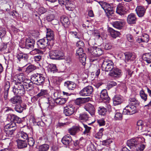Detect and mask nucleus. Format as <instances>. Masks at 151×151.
Wrapping results in <instances>:
<instances>
[{
    "label": "nucleus",
    "mask_w": 151,
    "mask_h": 151,
    "mask_svg": "<svg viewBox=\"0 0 151 151\" xmlns=\"http://www.w3.org/2000/svg\"><path fill=\"white\" fill-rule=\"evenodd\" d=\"M87 149L88 151H94L95 150L94 145L92 144L88 146Z\"/></svg>",
    "instance_id": "obj_64"
},
{
    "label": "nucleus",
    "mask_w": 151,
    "mask_h": 151,
    "mask_svg": "<svg viewBox=\"0 0 151 151\" xmlns=\"http://www.w3.org/2000/svg\"><path fill=\"white\" fill-rule=\"evenodd\" d=\"M12 91L15 94L22 96L25 93L24 85L20 82L15 83L13 87Z\"/></svg>",
    "instance_id": "obj_2"
},
{
    "label": "nucleus",
    "mask_w": 151,
    "mask_h": 151,
    "mask_svg": "<svg viewBox=\"0 0 151 151\" xmlns=\"http://www.w3.org/2000/svg\"><path fill=\"white\" fill-rule=\"evenodd\" d=\"M142 58L144 63H151V53H146L142 55Z\"/></svg>",
    "instance_id": "obj_30"
},
{
    "label": "nucleus",
    "mask_w": 151,
    "mask_h": 151,
    "mask_svg": "<svg viewBox=\"0 0 151 151\" xmlns=\"http://www.w3.org/2000/svg\"><path fill=\"white\" fill-rule=\"evenodd\" d=\"M8 118L11 122L15 124L16 123H19L21 122V119L16 115L13 114H9L8 115Z\"/></svg>",
    "instance_id": "obj_20"
},
{
    "label": "nucleus",
    "mask_w": 151,
    "mask_h": 151,
    "mask_svg": "<svg viewBox=\"0 0 151 151\" xmlns=\"http://www.w3.org/2000/svg\"><path fill=\"white\" fill-rule=\"evenodd\" d=\"M104 130V129L103 128L100 129L96 135V137L98 139L101 138L103 135L102 132Z\"/></svg>",
    "instance_id": "obj_57"
},
{
    "label": "nucleus",
    "mask_w": 151,
    "mask_h": 151,
    "mask_svg": "<svg viewBox=\"0 0 151 151\" xmlns=\"http://www.w3.org/2000/svg\"><path fill=\"white\" fill-rule=\"evenodd\" d=\"M145 123L142 120L138 121L137 122V125L138 127V129L140 131H144L145 128Z\"/></svg>",
    "instance_id": "obj_38"
},
{
    "label": "nucleus",
    "mask_w": 151,
    "mask_h": 151,
    "mask_svg": "<svg viewBox=\"0 0 151 151\" xmlns=\"http://www.w3.org/2000/svg\"><path fill=\"white\" fill-rule=\"evenodd\" d=\"M58 1L60 4L61 5H66L70 4L69 0H58Z\"/></svg>",
    "instance_id": "obj_61"
},
{
    "label": "nucleus",
    "mask_w": 151,
    "mask_h": 151,
    "mask_svg": "<svg viewBox=\"0 0 151 151\" xmlns=\"http://www.w3.org/2000/svg\"><path fill=\"white\" fill-rule=\"evenodd\" d=\"M127 11L126 8V5L124 3L119 4L117 6L116 12L121 16L124 15Z\"/></svg>",
    "instance_id": "obj_12"
},
{
    "label": "nucleus",
    "mask_w": 151,
    "mask_h": 151,
    "mask_svg": "<svg viewBox=\"0 0 151 151\" xmlns=\"http://www.w3.org/2000/svg\"><path fill=\"white\" fill-rule=\"evenodd\" d=\"M74 112V107L72 105H68L64 108L63 112L66 116L72 114Z\"/></svg>",
    "instance_id": "obj_15"
},
{
    "label": "nucleus",
    "mask_w": 151,
    "mask_h": 151,
    "mask_svg": "<svg viewBox=\"0 0 151 151\" xmlns=\"http://www.w3.org/2000/svg\"><path fill=\"white\" fill-rule=\"evenodd\" d=\"M127 20L128 23L129 24H135L137 21L135 15L133 13L130 14L127 17Z\"/></svg>",
    "instance_id": "obj_25"
},
{
    "label": "nucleus",
    "mask_w": 151,
    "mask_h": 151,
    "mask_svg": "<svg viewBox=\"0 0 151 151\" xmlns=\"http://www.w3.org/2000/svg\"><path fill=\"white\" fill-rule=\"evenodd\" d=\"M14 109L16 111L21 113L24 110V107L21 106L20 104H18L15 105Z\"/></svg>",
    "instance_id": "obj_49"
},
{
    "label": "nucleus",
    "mask_w": 151,
    "mask_h": 151,
    "mask_svg": "<svg viewBox=\"0 0 151 151\" xmlns=\"http://www.w3.org/2000/svg\"><path fill=\"white\" fill-rule=\"evenodd\" d=\"M109 75L114 78H119L122 76V70L119 68L114 67L109 73Z\"/></svg>",
    "instance_id": "obj_10"
},
{
    "label": "nucleus",
    "mask_w": 151,
    "mask_h": 151,
    "mask_svg": "<svg viewBox=\"0 0 151 151\" xmlns=\"http://www.w3.org/2000/svg\"><path fill=\"white\" fill-rule=\"evenodd\" d=\"M9 53H4V57L5 60H12L11 57L12 55V54Z\"/></svg>",
    "instance_id": "obj_58"
},
{
    "label": "nucleus",
    "mask_w": 151,
    "mask_h": 151,
    "mask_svg": "<svg viewBox=\"0 0 151 151\" xmlns=\"http://www.w3.org/2000/svg\"><path fill=\"white\" fill-rule=\"evenodd\" d=\"M83 126L85 130L83 132V133L84 134H87L89 132L91 129V127L88 126L86 125L83 124Z\"/></svg>",
    "instance_id": "obj_60"
},
{
    "label": "nucleus",
    "mask_w": 151,
    "mask_h": 151,
    "mask_svg": "<svg viewBox=\"0 0 151 151\" xmlns=\"http://www.w3.org/2000/svg\"><path fill=\"white\" fill-rule=\"evenodd\" d=\"M71 141V137L69 135L64 136L61 139V142L63 144L66 146L69 145Z\"/></svg>",
    "instance_id": "obj_26"
},
{
    "label": "nucleus",
    "mask_w": 151,
    "mask_h": 151,
    "mask_svg": "<svg viewBox=\"0 0 151 151\" xmlns=\"http://www.w3.org/2000/svg\"><path fill=\"white\" fill-rule=\"evenodd\" d=\"M139 95L141 98L144 101H146L147 99V95L145 93L144 91L142 90L140 91Z\"/></svg>",
    "instance_id": "obj_53"
},
{
    "label": "nucleus",
    "mask_w": 151,
    "mask_h": 151,
    "mask_svg": "<svg viewBox=\"0 0 151 151\" xmlns=\"http://www.w3.org/2000/svg\"><path fill=\"white\" fill-rule=\"evenodd\" d=\"M16 125L14 123H10L7 124L4 127V129H9L10 130L12 129H14V128H16L15 127Z\"/></svg>",
    "instance_id": "obj_51"
},
{
    "label": "nucleus",
    "mask_w": 151,
    "mask_h": 151,
    "mask_svg": "<svg viewBox=\"0 0 151 151\" xmlns=\"http://www.w3.org/2000/svg\"><path fill=\"white\" fill-rule=\"evenodd\" d=\"M17 137H18L19 139L25 141L29 139L27 134L24 132H19Z\"/></svg>",
    "instance_id": "obj_34"
},
{
    "label": "nucleus",
    "mask_w": 151,
    "mask_h": 151,
    "mask_svg": "<svg viewBox=\"0 0 151 151\" xmlns=\"http://www.w3.org/2000/svg\"><path fill=\"white\" fill-rule=\"evenodd\" d=\"M48 94L47 91V90L41 89L40 92L37 95V96L38 97L41 96L47 95Z\"/></svg>",
    "instance_id": "obj_54"
},
{
    "label": "nucleus",
    "mask_w": 151,
    "mask_h": 151,
    "mask_svg": "<svg viewBox=\"0 0 151 151\" xmlns=\"http://www.w3.org/2000/svg\"><path fill=\"white\" fill-rule=\"evenodd\" d=\"M150 37L149 35L147 34H142L141 37L137 38L136 41L138 43L147 42L149 40Z\"/></svg>",
    "instance_id": "obj_19"
},
{
    "label": "nucleus",
    "mask_w": 151,
    "mask_h": 151,
    "mask_svg": "<svg viewBox=\"0 0 151 151\" xmlns=\"http://www.w3.org/2000/svg\"><path fill=\"white\" fill-rule=\"evenodd\" d=\"M60 21L63 24H68L69 23V19L65 16H63L60 17Z\"/></svg>",
    "instance_id": "obj_50"
},
{
    "label": "nucleus",
    "mask_w": 151,
    "mask_h": 151,
    "mask_svg": "<svg viewBox=\"0 0 151 151\" xmlns=\"http://www.w3.org/2000/svg\"><path fill=\"white\" fill-rule=\"evenodd\" d=\"M36 69V67L33 65H31L28 66L27 68L26 71L27 73H29Z\"/></svg>",
    "instance_id": "obj_52"
},
{
    "label": "nucleus",
    "mask_w": 151,
    "mask_h": 151,
    "mask_svg": "<svg viewBox=\"0 0 151 151\" xmlns=\"http://www.w3.org/2000/svg\"><path fill=\"white\" fill-rule=\"evenodd\" d=\"M82 130V128L79 126H74L69 129L68 131L71 135H74L80 131Z\"/></svg>",
    "instance_id": "obj_24"
},
{
    "label": "nucleus",
    "mask_w": 151,
    "mask_h": 151,
    "mask_svg": "<svg viewBox=\"0 0 151 151\" xmlns=\"http://www.w3.org/2000/svg\"><path fill=\"white\" fill-rule=\"evenodd\" d=\"M54 32L52 29H47V34L46 35V38L49 41L54 39Z\"/></svg>",
    "instance_id": "obj_22"
},
{
    "label": "nucleus",
    "mask_w": 151,
    "mask_h": 151,
    "mask_svg": "<svg viewBox=\"0 0 151 151\" xmlns=\"http://www.w3.org/2000/svg\"><path fill=\"white\" fill-rule=\"evenodd\" d=\"M35 43V40L32 38L28 37L26 39L25 45L22 46L21 47L26 48L27 49H33L34 48Z\"/></svg>",
    "instance_id": "obj_9"
},
{
    "label": "nucleus",
    "mask_w": 151,
    "mask_h": 151,
    "mask_svg": "<svg viewBox=\"0 0 151 151\" xmlns=\"http://www.w3.org/2000/svg\"><path fill=\"white\" fill-rule=\"evenodd\" d=\"M124 24V22L121 21H116L112 22L111 23L113 26L118 29H121L122 28Z\"/></svg>",
    "instance_id": "obj_29"
},
{
    "label": "nucleus",
    "mask_w": 151,
    "mask_h": 151,
    "mask_svg": "<svg viewBox=\"0 0 151 151\" xmlns=\"http://www.w3.org/2000/svg\"><path fill=\"white\" fill-rule=\"evenodd\" d=\"M122 102V100L120 96H115L113 99V103L115 106L121 104Z\"/></svg>",
    "instance_id": "obj_37"
},
{
    "label": "nucleus",
    "mask_w": 151,
    "mask_h": 151,
    "mask_svg": "<svg viewBox=\"0 0 151 151\" xmlns=\"http://www.w3.org/2000/svg\"><path fill=\"white\" fill-rule=\"evenodd\" d=\"M122 118V115L119 111H116L115 113L114 119L116 120H121Z\"/></svg>",
    "instance_id": "obj_44"
},
{
    "label": "nucleus",
    "mask_w": 151,
    "mask_h": 151,
    "mask_svg": "<svg viewBox=\"0 0 151 151\" xmlns=\"http://www.w3.org/2000/svg\"><path fill=\"white\" fill-rule=\"evenodd\" d=\"M57 52L56 50H52L49 53V55L50 58L53 60H57Z\"/></svg>",
    "instance_id": "obj_41"
},
{
    "label": "nucleus",
    "mask_w": 151,
    "mask_h": 151,
    "mask_svg": "<svg viewBox=\"0 0 151 151\" xmlns=\"http://www.w3.org/2000/svg\"><path fill=\"white\" fill-rule=\"evenodd\" d=\"M25 75L22 73H19L16 74L14 77V80L17 81L18 82H22L25 79Z\"/></svg>",
    "instance_id": "obj_31"
},
{
    "label": "nucleus",
    "mask_w": 151,
    "mask_h": 151,
    "mask_svg": "<svg viewBox=\"0 0 151 151\" xmlns=\"http://www.w3.org/2000/svg\"><path fill=\"white\" fill-rule=\"evenodd\" d=\"M89 118V115L86 113H83L80 114L79 119L83 121H86L88 120Z\"/></svg>",
    "instance_id": "obj_39"
},
{
    "label": "nucleus",
    "mask_w": 151,
    "mask_h": 151,
    "mask_svg": "<svg viewBox=\"0 0 151 151\" xmlns=\"http://www.w3.org/2000/svg\"><path fill=\"white\" fill-rule=\"evenodd\" d=\"M107 111L106 109L104 106L99 107L98 109V112L100 115H104L106 114Z\"/></svg>",
    "instance_id": "obj_42"
},
{
    "label": "nucleus",
    "mask_w": 151,
    "mask_h": 151,
    "mask_svg": "<svg viewBox=\"0 0 151 151\" xmlns=\"http://www.w3.org/2000/svg\"><path fill=\"white\" fill-rule=\"evenodd\" d=\"M100 98L102 101L109 100V97L106 90L103 89L102 90L100 94Z\"/></svg>",
    "instance_id": "obj_28"
},
{
    "label": "nucleus",
    "mask_w": 151,
    "mask_h": 151,
    "mask_svg": "<svg viewBox=\"0 0 151 151\" xmlns=\"http://www.w3.org/2000/svg\"><path fill=\"white\" fill-rule=\"evenodd\" d=\"M13 44L11 42H9L6 44L4 45L0 46V51L4 53L10 52L13 47Z\"/></svg>",
    "instance_id": "obj_8"
},
{
    "label": "nucleus",
    "mask_w": 151,
    "mask_h": 151,
    "mask_svg": "<svg viewBox=\"0 0 151 151\" xmlns=\"http://www.w3.org/2000/svg\"><path fill=\"white\" fill-rule=\"evenodd\" d=\"M16 129V128H14V129H12L10 130H4L6 134L8 135V136L9 137H11L13 134Z\"/></svg>",
    "instance_id": "obj_56"
},
{
    "label": "nucleus",
    "mask_w": 151,
    "mask_h": 151,
    "mask_svg": "<svg viewBox=\"0 0 151 151\" xmlns=\"http://www.w3.org/2000/svg\"><path fill=\"white\" fill-rule=\"evenodd\" d=\"M27 140L28 144L29 146L32 147L34 146L35 142L34 139L30 137Z\"/></svg>",
    "instance_id": "obj_59"
},
{
    "label": "nucleus",
    "mask_w": 151,
    "mask_h": 151,
    "mask_svg": "<svg viewBox=\"0 0 151 151\" xmlns=\"http://www.w3.org/2000/svg\"><path fill=\"white\" fill-rule=\"evenodd\" d=\"M140 138H132L127 140V145L131 149L134 147H136L139 143V140Z\"/></svg>",
    "instance_id": "obj_11"
},
{
    "label": "nucleus",
    "mask_w": 151,
    "mask_h": 151,
    "mask_svg": "<svg viewBox=\"0 0 151 151\" xmlns=\"http://www.w3.org/2000/svg\"><path fill=\"white\" fill-rule=\"evenodd\" d=\"M17 144L18 147L20 149L26 147L27 145V142L26 141L19 139L17 141Z\"/></svg>",
    "instance_id": "obj_35"
},
{
    "label": "nucleus",
    "mask_w": 151,
    "mask_h": 151,
    "mask_svg": "<svg viewBox=\"0 0 151 151\" xmlns=\"http://www.w3.org/2000/svg\"><path fill=\"white\" fill-rule=\"evenodd\" d=\"M76 55L79 58V60L83 65H85L86 60V54L83 52V49L81 47H79L78 49L77 50Z\"/></svg>",
    "instance_id": "obj_7"
},
{
    "label": "nucleus",
    "mask_w": 151,
    "mask_h": 151,
    "mask_svg": "<svg viewBox=\"0 0 151 151\" xmlns=\"http://www.w3.org/2000/svg\"><path fill=\"white\" fill-rule=\"evenodd\" d=\"M146 9L144 6H137L135 9L136 13L139 17H143L145 13Z\"/></svg>",
    "instance_id": "obj_16"
},
{
    "label": "nucleus",
    "mask_w": 151,
    "mask_h": 151,
    "mask_svg": "<svg viewBox=\"0 0 151 151\" xmlns=\"http://www.w3.org/2000/svg\"><path fill=\"white\" fill-rule=\"evenodd\" d=\"M17 58L19 61H24L26 63L27 62L28 56L27 54L19 52L17 54Z\"/></svg>",
    "instance_id": "obj_21"
},
{
    "label": "nucleus",
    "mask_w": 151,
    "mask_h": 151,
    "mask_svg": "<svg viewBox=\"0 0 151 151\" xmlns=\"http://www.w3.org/2000/svg\"><path fill=\"white\" fill-rule=\"evenodd\" d=\"M64 86L69 90H73L76 87V84L70 81H67L64 83Z\"/></svg>",
    "instance_id": "obj_27"
},
{
    "label": "nucleus",
    "mask_w": 151,
    "mask_h": 151,
    "mask_svg": "<svg viewBox=\"0 0 151 151\" xmlns=\"http://www.w3.org/2000/svg\"><path fill=\"white\" fill-rule=\"evenodd\" d=\"M47 68L48 71L51 73H54L57 72L58 71L56 65L54 64H49Z\"/></svg>",
    "instance_id": "obj_33"
},
{
    "label": "nucleus",
    "mask_w": 151,
    "mask_h": 151,
    "mask_svg": "<svg viewBox=\"0 0 151 151\" xmlns=\"http://www.w3.org/2000/svg\"><path fill=\"white\" fill-rule=\"evenodd\" d=\"M125 61L126 63L129 60H134L136 58V55L134 53L127 52L124 53Z\"/></svg>",
    "instance_id": "obj_23"
},
{
    "label": "nucleus",
    "mask_w": 151,
    "mask_h": 151,
    "mask_svg": "<svg viewBox=\"0 0 151 151\" xmlns=\"http://www.w3.org/2000/svg\"><path fill=\"white\" fill-rule=\"evenodd\" d=\"M67 101L65 98H62L59 97L55 99V102L59 104L62 105L65 104Z\"/></svg>",
    "instance_id": "obj_40"
},
{
    "label": "nucleus",
    "mask_w": 151,
    "mask_h": 151,
    "mask_svg": "<svg viewBox=\"0 0 151 151\" xmlns=\"http://www.w3.org/2000/svg\"><path fill=\"white\" fill-rule=\"evenodd\" d=\"M55 18V16L53 14H49L47 17V19L49 22L53 20Z\"/></svg>",
    "instance_id": "obj_62"
},
{
    "label": "nucleus",
    "mask_w": 151,
    "mask_h": 151,
    "mask_svg": "<svg viewBox=\"0 0 151 151\" xmlns=\"http://www.w3.org/2000/svg\"><path fill=\"white\" fill-rule=\"evenodd\" d=\"M98 3L104 9L107 16L113 14L114 11L113 7L109 4L103 1H98Z\"/></svg>",
    "instance_id": "obj_4"
},
{
    "label": "nucleus",
    "mask_w": 151,
    "mask_h": 151,
    "mask_svg": "<svg viewBox=\"0 0 151 151\" xmlns=\"http://www.w3.org/2000/svg\"><path fill=\"white\" fill-rule=\"evenodd\" d=\"M84 108L92 116L94 115L95 110L93 105L89 103L87 104L85 106Z\"/></svg>",
    "instance_id": "obj_17"
},
{
    "label": "nucleus",
    "mask_w": 151,
    "mask_h": 151,
    "mask_svg": "<svg viewBox=\"0 0 151 151\" xmlns=\"http://www.w3.org/2000/svg\"><path fill=\"white\" fill-rule=\"evenodd\" d=\"M89 97L87 98H77L75 101V103L78 105H80L81 104H84L88 101L90 99Z\"/></svg>",
    "instance_id": "obj_32"
},
{
    "label": "nucleus",
    "mask_w": 151,
    "mask_h": 151,
    "mask_svg": "<svg viewBox=\"0 0 151 151\" xmlns=\"http://www.w3.org/2000/svg\"><path fill=\"white\" fill-rule=\"evenodd\" d=\"M49 146L44 144L40 146L38 148L39 151H47L49 148Z\"/></svg>",
    "instance_id": "obj_43"
},
{
    "label": "nucleus",
    "mask_w": 151,
    "mask_h": 151,
    "mask_svg": "<svg viewBox=\"0 0 151 151\" xmlns=\"http://www.w3.org/2000/svg\"><path fill=\"white\" fill-rule=\"evenodd\" d=\"M30 54L32 55H35L37 54L43 55L44 53L43 51L37 48H35L30 52Z\"/></svg>",
    "instance_id": "obj_45"
},
{
    "label": "nucleus",
    "mask_w": 151,
    "mask_h": 151,
    "mask_svg": "<svg viewBox=\"0 0 151 151\" xmlns=\"http://www.w3.org/2000/svg\"><path fill=\"white\" fill-rule=\"evenodd\" d=\"M97 122L100 126H104L105 125V122L103 119L98 120Z\"/></svg>",
    "instance_id": "obj_63"
},
{
    "label": "nucleus",
    "mask_w": 151,
    "mask_h": 151,
    "mask_svg": "<svg viewBox=\"0 0 151 151\" xmlns=\"http://www.w3.org/2000/svg\"><path fill=\"white\" fill-rule=\"evenodd\" d=\"M24 86L26 89L27 91L31 90L33 88V83L32 81L29 83H28L24 84Z\"/></svg>",
    "instance_id": "obj_48"
},
{
    "label": "nucleus",
    "mask_w": 151,
    "mask_h": 151,
    "mask_svg": "<svg viewBox=\"0 0 151 151\" xmlns=\"http://www.w3.org/2000/svg\"><path fill=\"white\" fill-rule=\"evenodd\" d=\"M129 104L132 105H139V102L135 98H130L129 100Z\"/></svg>",
    "instance_id": "obj_46"
},
{
    "label": "nucleus",
    "mask_w": 151,
    "mask_h": 151,
    "mask_svg": "<svg viewBox=\"0 0 151 151\" xmlns=\"http://www.w3.org/2000/svg\"><path fill=\"white\" fill-rule=\"evenodd\" d=\"M57 52V60L63 59L64 58V54L62 51L56 50Z\"/></svg>",
    "instance_id": "obj_47"
},
{
    "label": "nucleus",
    "mask_w": 151,
    "mask_h": 151,
    "mask_svg": "<svg viewBox=\"0 0 151 151\" xmlns=\"http://www.w3.org/2000/svg\"><path fill=\"white\" fill-rule=\"evenodd\" d=\"M137 112L136 107L134 105L128 104L124 109L123 113L125 115H132Z\"/></svg>",
    "instance_id": "obj_6"
},
{
    "label": "nucleus",
    "mask_w": 151,
    "mask_h": 151,
    "mask_svg": "<svg viewBox=\"0 0 151 151\" xmlns=\"http://www.w3.org/2000/svg\"><path fill=\"white\" fill-rule=\"evenodd\" d=\"M90 52L94 56L98 57L103 53V51L101 48L93 47L91 48Z\"/></svg>",
    "instance_id": "obj_13"
},
{
    "label": "nucleus",
    "mask_w": 151,
    "mask_h": 151,
    "mask_svg": "<svg viewBox=\"0 0 151 151\" xmlns=\"http://www.w3.org/2000/svg\"><path fill=\"white\" fill-rule=\"evenodd\" d=\"M31 80L37 85H41L44 83L45 78L42 74H34L31 76Z\"/></svg>",
    "instance_id": "obj_3"
},
{
    "label": "nucleus",
    "mask_w": 151,
    "mask_h": 151,
    "mask_svg": "<svg viewBox=\"0 0 151 151\" xmlns=\"http://www.w3.org/2000/svg\"><path fill=\"white\" fill-rule=\"evenodd\" d=\"M114 63L111 60H105L102 63V68L105 71L110 72L114 68Z\"/></svg>",
    "instance_id": "obj_5"
},
{
    "label": "nucleus",
    "mask_w": 151,
    "mask_h": 151,
    "mask_svg": "<svg viewBox=\"0 0 151 151\" xmlns=\"http://www.w3.org/2000/svg\"><path fill=\"white\" fill-rule=\"evenodd\" d=\"M88 77V75L86 73L83 74L82 76L83 81V83L86 86L83 88L79 92L81 96H91L93 92V88L90 85H88V82L86 80Z\"/></svg>",
    "instance_id": "obj_1"
},
{
    "label": "nucleus",
    "mask_w": 151,
    "mask_h": 151,
    "mask_svg": "<svg viewBox=\"0 0 151 151\" xmlns=\"http://www.w3.org/2000/svg\"><path fill=\"white\" fill-rule=\"evenodd\" d=\"M21 96L16 95L12 97L9 99V101L12 104H20L22 102V99Z\"/></svg>",
    "instance_id": "obj_18"
},
{
    "label": "nucleus",
    "mask_w": 151,
    "mask_h": 151,
    "mask_svg": "<svg viewBox=\"0 0 151 151\" xmlns=\"http://www.w3.org/2000/svg\"><path fill=\"white\" fill-rule=\"evenodd\" d=\"M49 42V41L45 38L38 40L37 42V44L39 48L43 49L50 44Z\"/></svg>",
    "instance_id": "obj_14"
},
{
    "label": "nucleus",
    "mask_w": 151,
    "mask_h": 151,
    "mask_svg": "<svg viewBox=\"0 0 151 151\" xmlns=\"http://www.w3.org/2000/svg\"><path fill=\"white\" fill-rule=\"evenodd\" d=\"M109 31L110 33L111 36L114 38H115L119 36L120 34L119 32L116 31L110 27L109 28Z\"/></svg>",
    "instance_id": "obj_36"
},
{
    "label": "nucleus",
    "mask_w": 151,
    "mask_h": 151,
    "mask_svg": "<svg viewBox=\"0 0 151 151\" xmlns=\"http://www.w3.org/2000/svg\"><path fill=\"white\" fill-rule=\"evenodd\" d=\"M6 35V31L5 29L3 27H0V38L5 37Z\"/></svg>",
    "instance_id": "obj_55"
}]
</instances>
